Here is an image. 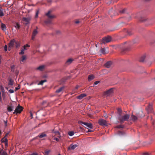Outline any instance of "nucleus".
I'll return each mask as SVG.
<instances>
[{
	"instance_id": "f257e3e1",
	"label": "nucleus",
	"mask_w": 155,
	"mask_h": 155,
	"mask_svg": "<svg viewBox=\"0 0 155 155\" xmlns=\"http://www.w3.org/2000/svg\"><path fill=\"white\" fill-rule=\"evenodd\" d=\"M130 115L128 114H124V113L121 115L118 116V120L121 124H123L124 121H128L130 117Z\"/></svg>"
},
{
	"instance_id": "f03ea898",
	"label": "nucleus",
	"mask_w": 155,
	"mask_h": 155,
	"mask_svg": "<svg viewBox=\"0 0 155 155\" xmlns=\"http://www.w3.org/2000/svg\"><path fill=\"white\" fill-rule=\"evenodd\" d=\"M51 11H49L46 14V15L48 17V18L45 21V23L46 24H50L51 22V19L54 18V16L51 14Z\"/></svg>"
},
{
	"instance_id": "7ed1b4c3",
	"label": "nucleus",
	"mask_w": 155,
	"mask_h": 155,
	"mask_svg": "<svg viewBox=\"0 0 155 155\" xmlns=\"http://www.w3.org/2000/svg\"><path fill=\"white\" fill-rule=\"evenodd\" d=\"M23 107L20 105L18 106L15 108V110H14L13 113L14 114H20L23 110Z\"/></svg>"
},
{
	"instance_id": "20e7f679",
	"label": "nucleus",
	"mask_w": 155,
	"mask_h": 155,
	"mask_svg": "<svg viewBox=\"0 0 155 155\" xmlns=\"http://www.w3.org/2000/svg\"><path fill=\"white\" fill-rule=\"evenodd\" d=\"M111 40V37L110 36H107L102 38L101 41L102 43L105 44L110 42Z\"/></svg>"
},
{
	"instance_id": "39448f33",
	"label": "nucleus",
	"mask_w": 155,
	"mask_h": 155,
	"mask_svg": "<svg viewBox=\"0 0 155 155\" xmlns=\"http://www.w3.org/2000/svg\"><path fill=\"white\" fill-rule=\"evenodd\" d=\"M31 20V18L30 17H23L22 19V21L24 24L27 25L30 23V21Z\"/></svg>"
},
{
	"instance_id": "423d86ee",
	"label": "nucleus",
	"mask_w": 155,
	"mask_h": 155,
	"mask_svg": "<svg viewBox=\"0 0 155 155\" xmlns=\"http://www.w3.org/2000/svg\"><path fill=\"white\" fill-rule=\"evenodd\" d=\"M79 124L83 125V124L86 127L89 128L90 129H92L93 128L92 124L91 123H88L86 122H83L81 121L78 122Z\"/></svg>"
},
{
	"instance_id": "0eeeda50",
	"label": "nucleus",
	"mask_w": 155,
	"mask_h": 155,
	"mask_svg": "<svg viewBox=\"0 0 155 155\" xmlns=\"http://www.w3.org/2000/svg\"><path fill=\"white\" fill-rule=\"evenodd\" d=\"M98 123L100 125L102 126H107L108 125L107 121L103 119H101L99 120Z\"/></svg>"
},
{
	"instance_id": "6e6552de",
	"label": "nucleus",
	"mask_w": 155,
	"mask_h": 155,
	"mask_svg": "<svg viewBox=\"0 0 155 155\" xmlns=\"http://www.w3.org/2000/svg\"><path fill=\"white\" fill-rule=\"evenodd\" d=\"M113 89L111 88L109 90L105 91L104 93V94L107 96L110 95L113 93Z\"/></svg>"
},
{
	"instance_id": "1a4fd4ad",
	"label": "nucleus",
	"mask_w": 155,
	"mask_h": 155,
	"mask_svg": "<svg viewBox=\"0 0 155 155\" xmlns=\"http://www.w3.org/2000/svg\"><path fill=\"white\" fill-rule=\"evenodd\" d=\"M78 146V145L77 144L74 145H72V144H71L69 147L68 148V150H74Z\"/></svg>"
},
{
	"instance_id": "9d476101",
	"label": "nucleus",
	"mask_w": 155,
	"mask_h": 155,
	"mask_svg": "<svg viewBox=\"0 0 155 155\" xmlns=\"http://www.w3.org/2000/svg\"><path fill=\"white\" fill-rule=\"evenodd\" d=\"M37 29L38 28L37 27ZM38 33V31L37 29H35L33 31L32 35V40H33L35 38V36L37 35Z\"/></svg>"
},
{
	"instance_id": "9b49d317",
	"label": "nucleus",
	"mask_w": 155,
	"mask_h": 155,
	"mask_svg": "<svg viewBox=\"0 0 155 155\" xmlns=\"http://www.w3.org/2000/svg\"><path fill=\"white\" fill-rule=\"evenodd\" d=\"M146 109L147 110L148 113L151 112L152 110V104H149L148 107L146 108Z\"/></svg>"
},
{
	"instance_id": "f8f14e48",
	"label": "nucleus",
	"mask_w": 155,
	"mask_h": 155,
	"mask_svg": "<svg viewBox=\"0 0 155 155\" xmlns=\"http://www.w3.org/2000/svg\"><path fill=\"white\" fill-rule=\"evenodd\" d=\"M112 64V62L111 61H107L105 64V66L107 68H110Z\"/></svg>"
},
{
	"instance_id": "ddd939ff",
	"label": "nucleus",
	"mask_w": 155,
	"mask_h": 155,
	"mask_svg": "<svg viewBox=\"0 0 155 155\" xmlns=\"http://www.w3.org/2000/svg\"><path fill=\"white\" fill-rule=\"evenodd\" d=\"M14 107L12 104L9 105L7 107V110L9 112H11L13 110Z\"/></svg>"
},
{
	"instance_id": "4468645a",
	"label": "nucleus",
	"mask_w": 155,
	"mask_h": 155,
	"mask_svg": "<svg viewBox=\"0 0 155 155\" xmlns=\"http://www.w3.org/2000/svg\"><path fill=\"white\" fill-rule=\"evenodd\" d=\"M74 60V59L72 58H69L66 62L65 64L67 65H68L71 64Z\"/></svg>"
},
{
	"instance_id": "2eb2a0df",
	"label": "nucleus",
	"mask_w": 155,
	"mask_h": 155,
	"mask_svg": "<svg viewBox=\"0 0 155 155\" xmlns=\"http://www.w3.org/2000/svg\"><path fill=\"white\" fill-rule=\"evenodd\" d=\"M86 95L85 94H82L80 95L79 96L77 97V98L81 100L83 97H86Z\"/></svg>"
},
{
	"instance_id": "dca6fc26",
	"label": "nucleus",
	"mask_w": 155,
	"mask_h": 155,
	"mask_svg": "<svg viewBox=\"0 0 155 155\" xmlns=\"http://www.w3.org/2000/svg\"><path fill=\"white\" fill-rule=\"evenodd\" d=\"M2 142L5 143V146L8 145V139L7 138L4 137L1 140Z\"/></svg>"
},
{
	"instance_id": "f3484780",
	"label": "nucleus",
	"mask_w": 155,
	"mask_h": 155,
	"mask_svg": "<svg viewBox=\"0 0 155 155\" xmlns=\"http://www.w3.org/2000/svg\"><path fill=\"white\" fill-rule=\"evenodd\" d=\"M15 42L16 41L14 39L11 40L9 43V45L13 47L14 44H15Z\"/></svg>"
},
{
	"instance_id": "a211bd4d",
	"label": "nucleus",
	"mask_w": 155,
	"mask_h": 155,
	"mask_svg": "<svg viewBox=\"0 0 155 155\" xmlns=\"http://www.w3.org/2000/svg\"><path fill=\"white\" fill-rule=\"evenodd\" d=\"M45 66L44 65H42L37 68V69L40 71H42L45 68Z\"/></svg>"
},
{
	"instance_id": "6ab92c4d",
	"label": "nucleus",
	"mask_w": 155,
	"mask_h": 155,
	"mask_svg": "<svg viewBox=\"0 0 155 155\" xmlns=\"http://www.w3.org/2000/svg\"><path fill=\"white\" fill-rule=\"evenodd\" d=\"M26 59V56L25 55H23L22 56L21 58V63L22 64L21 62H24L25 61Z\"/></svg>"
},
{
	"instance_id": "aec40b11",
	"label": "nucleus",
	"mask_w": 155,
	"mask_h": 155,
	"mask_svg": "<svg viewBox=\"0 0 155 155\" xmlns=\"http://www.w3.org/2000/svg\"><path fill=\"white\" fill-rule=\"evenodd\" d=\"M46 134L44 132H43L40 134L38 135V137L40 138H41L43 137H46Z\"/></svg>"
},
{
	"instance_id": "412c9836",
	"label": "nucleus",
	"mask_w": 155,
	"mask_h": 155,
	"mask_svg": "<svg viewBox=\"0 0 155 155\" xmlns=\"http://www.w3.org/2000/svg\"><path fill=\"white\" fill-rule=\"evenodd\" d=\"M130 119L133 121H135L137 119V117L133 115H132L130 117Z\"/></svg>"
},
{
	"instance_id": "4be33fe9",
	"label": "nucleus",
	"mask_w": 155,
	"mask_h": 155,
	"mask_svg": "<svg viewBox=\"0 0 155 155\" xmlns=\"http://www.w3.org/2000/svg\"><path fill=\"white\" fill-rule=\"evenodd\" d=\"M1 28L3 30V31H5L6 30V25L3 24V23H2L1 24Z\"/></svg>"
},
{
	"instance_id": "5701e85b",
	"label": "nucleus",
	"mask_w": 155,
	"mask_h": 155,
	"mask_svg": "<svg viewBox=\"0 0 155 155\" xmlns=\"http://www.w3.org/2000/svg\"><path fill=\"white\" fill-rule=\"evenodd\" d=\"M94 78V77L93 75H90L88 76V80L89 81H91Z\"/></svg>"
},
{
	"instance_id": "b1692460",
	"label": "nucleus",
	"mask_w": 155,
	"mask_h": 155,
	"mask_svg": "<svg viewBox=\"0 0 155 155\" xmlns=\"http://www.w3.org/2000/svg\"><path fill=\"white\" fill-rule=\"evenodd\" d=\"M64 87H62L59 88L58 90H57L56 91V92L57 93H59L60 92H61L63 89H64Z\"/></svg>"
},
{
	"instance_id": "393cba45",
	"label": "nucleus",
	"mask_w": 155,
	"mask_h": 155,
	"mask_svg": "<svg viewBox=\"0 0 155 155\" xmlns=\"http://www.w3.org/2000/svg\"><path fill=\"white\" fill-rule=\"evenodd\" d=\"M13 84V81L11 78L9 79L8 85L12 86Z\"/></svg>"
},
{
	"instance_id": "a878e982",
	"label": "nucleus",
	"mask_w": 155,
	"mask_h": 155,
	"mask_svg": "<svg viewBox=\"0 0 155 155\" xmlns=\"http://www.w3.org/2000/svg\"><path fill=\"white\" fill-rule=\"evenodd\" d=\"M145 56L143 55V56H142L140 60V61L141 62H143L145 60Z\"/></svg>"
},
{
	"instance_id": "bb28decb",
	"label": "nucleus",
	"mask_w": 155,
	"mask_h": 155,
	"mask_svg": "<svg viewBox=\"0 0 155 155\" xmlns=\"http://www.w3.org/2000/svg\"><path fill=\"white\" fill-rule=\"evenodd\" d=\"M117 111L118 112V116H119L120 115H121L123 114V113L122 112V110L120 108H118L117 110Z\"/></svg>"
},
{
	"instance_id": "cd10ccee",
	"label": "nucleus",
	"mask_w": 155,
	"mask_h": 155,
	"mask_svg": "<svg viewBox=\"0 0 155 155\" xmlns=\"http://www.w3.org/2000/svg\"><path fill=\"white\" fill-rule=\"evenodd\" d=\"M14 26L16 28H17L18 29H19L20 28L21 25L17 23Z\"/></svg>"
},
{
	"instance_id": "c85d7f7f",
	"label": "nucleus",
	"mask_w": 155,
	"mask_h": 155,
	"mask_svg": "<svg viewBox=\"0 0 155 155\" xmlns=\"http://www.w3.org/2000/svg\"><path fill=\"white\" fill-rule=\"evenodd\" d=\"M47 81V80H41V81L39 83H38V85H42L43 84V83L45 82H46Z\"/></svg>"
},
{
	"instance_id": "c756f323",
	"label": "nucleus",
	"mask_w": 155,
	"mask_h": 155,
	"mask_svg": "<svg viewBox=\"0 0 155 155\" xmlns=\"http://www.w3.org/2000/svg\"><path fill=\"white\" fill-rule=\"evenodd\" d=\"M51 152L50 150H46L44 152V154L45 155H48L49 153Z\"/></svg>"
},
{
	"instance_id": "7c9ffc66",
	"label": "nucleus",
	"mask_w": 155,
	"mask_h": 155,
	"mask_svg": "<svg viewBox=\"0 0 155 155\" xmlns=\"http://www.w3.org/2000/svg\"><path fill=\"white\" fill-rule=\"evenodd\" d=\"M52 131L53 133H55L56 135H58V137H59V136H60L59 133L58 131H54V130H52Z\"/></svg>"
},
{
	"instance_id": "2f4dec72",
	"label": "nucleus",
	"mask_w": 155,
	"mask_h": 155,
	"mask_svg": "<svg viewBox=\"0 0 155 155\" xmlns=\"http://www.w3.org/2000/svg\"><path fill=\"white\" fill-rule=\"evenodd\" d=\"M74 133L73 131H70L68 132V135L70 136H71L73 135L74 134Z\"/></svg>"
},
{
	"instance_id": "473e14b6",
	"label": "nucleus",
	"mask_w": 155,
	"mask_h": 155,
	"mask_svg": "<svg viewBox=\"0 0 155 155\" xmlns=\"http://www.w3.org/2000/svg\"><path fill=\"white\" fill-rule=\"evenodd\" d=\"M39 11L38 10H37L36 12L35 15V18H37L38 16V14H39Z\"/></svg>"
},
{
	"instance_id": "72a5a7b5",
	"label": "nucleus",
	"mask_w": 155,
	"mask_h": 155,
	"mask_svg": "<svg viewBox=\"0 0 155 155\" xmlns=\"http://www.w3.org/2000/svg\"><path fill=\"white\" fill-rule=\"evenodd\" d=\"M143 114V112L142 111H140V113H139V114H140L141 115L140 116H138V117H143L144 116V115L143 114Z\"/></svg>"
},
{
	"instance_id": "f704fd0d",
	"label": "nucleus",
	"mask_w": 155,
	"mask_h": 155,
	"mask_svg": "<svg viewBox=\"0 0 155 155\" xmlns=\"http://www.w3.org/2000/svg\"><path fill=\"white\" fill-rule=\"evenodd\" d=\"M105 49L104 48H102L101 50V52L102 53L104 54L106 53L105 51Z\"/></svg>"
},
{
	"instance_id": "c9c22d12",
	"label": "nucleus",
	"mask_w": 155,
	"mask_h": 155,
	"mask_svg": "<svg viewBox=\"0 0 155 155\" xmlns=\"http://www.w3.org/2000/svg\"><path fill=\"white\" fill-rule=\"evenodd\" d=\"M126 9L125 8L123 9H122V10H120V13H125L126 11Z\"/></svg>"
},
{
	"instance_id": "e433bc0d",
	"label": "nucleus",
	"mask_w": 155,
	"mask_h": 155,
	"mask_svg": "<svg viewBox=\"0 0 155 155\" xmlns=\"http://www.w3.org/2000/svg\"><path fill=\"white\" fill-rule=\"evenodd\" d=\"M24 51L25 50H24L23 49H22L21 51L19 52V54L21 55L23 54L24 53Z\"/></svg>"
},
{
	"instance_id": "4c0bfd02",
	"label": "nucleus",
	"mask_w": 155,
	"mask_h": 155,
	"mask_svg": "<svg viewBox=\"0 0 155 155\" xmlns=\"http://www.w3.org/2000/svg\"><path fill=\"white\" fill-rule=\"evenodd\" d=\"M116 127L117 128H123L124 127V126L122 125H119L117 126Z\"/></svg>"
},
{
	"instance_id": "58836bf2",
	"label": "nucleus",
	"mask_w": 155,
	"mask_h": 155,
	"mask_svg": "<svg viewBox=\"0 0 155 155\" xmlns=\"http://www.w3.org/2000/svg\"><path fill=\"white\" fill-rule=\"evenodd\" d=\"M15 44H16V48H18L20 45L17 42H15Z\"/></svg>"
},
{
	"instance_id": "ea45409f",
	"label": "nucleus",
	"mask_w": 155,
	"mask_h": 155,
	"mask_svg": "<svg viewBox=\"0 0 155 155\" xmlns=\"http://www.w3.org/2000/svg\"><path fill=\"white\" fill-rule=\"evenodd\" d=\"M53 140H55L56 141H59V139H58V138L57 137H53Z\"/></svg>"
},
{
	"instance_id": "a19ab883",
	"label": "nucleus",
	"mask_w": 155,
	"mask_h": 155,
	"mask_svg": "<svg viewBox=\"0 0 155 155\" xmlns=\"http://www.w3.org/2000/svg\"><path fill=\"white\" fill-rule=\"evenodd\" d=\"M8 92L10 93H13L14 92V91L12 89H10L8 90Z\"/></svg>"
},
{
	"instance_id": "79ce46f5",
	"label": "nucleus",
	"mask_w": 155,
	"mask_h": 155,
	"mask_svg": "<svg viewBox=\"0 0 155 155\" xmlns=\"http://www.w3.org/2000/svg\"><path fill=\"white\" fill-rule=\"evenodd\" d=\"M146 20V19H144L143 18H141L140 19V21H141V22H143V21H145Z\"/></svg>"
},
{
	"instance_id": "37998d69",
	"label": "nucleus",
	"mask_w": 155,
	"mask_h": 155,
	"mask_svg": "<svg viewBox=\"0 0 155 155\" xmlns=\"http://www.w3.org/2000/svg\"><path fill=\"white\" fill-rule=\"evenodd\" d=\"M20 85H18V87H16L15 88V91H17L20 88Z\"/></svg>"
},
{
	"instance_id": "c03bdc74",
	"label": "nucleus",
	"mask_w": 155,
	"mask_h": 155,
	"mask_svg": "<svg viewBox=\"0 0 155 155\" xmlns=\"http://www.w3.org/2000/svg\"><path fill=\"white\" fill-rule=\"evenodd\" d=\"M80 23V21L79 20H76L75 21V23L78 24Z\"/></svg>"
},
{
	"instance_id": "a18cd8bd",
	"label": "nucleus",
	"mask_w": 155,
	"mask_h": 155,
	"mask_svg": "<svg viewBox=\"0 0 155 155\" xmlns=\"http://www.w3.org/2000/svg\"><path fill=\"white\" fill-rule=\"evenodd\" d=\"M5 51H7V47L6 45H5L4 47Z\"/></svg>"
},
{
	"instance_id": "49530a36",
	"label": "nucleus",
	"mask_w": 155,
	"mask_h": 155,
	"mask_svg": "<svg viewBox=\"0 0 155 155\" xmlns=\"http://www.w3.org/2000/svg\"><path fill=\"white\" fill-rule=\"evenodd\" d=\"M1 155H7L6 153L5 152H3L1 154Z\"/></svg>"
},
{
	"instance_id": "de8ad7c7",
	"label": "nucleus",
	"mask_w": 155,
	"mask_h": 155,
	"mask_svg": "<svg viewBox=\"0 0 155 155\" xmlns=\"http://www.w3.org/2000/svg\"><path fill=\"white\" fill-rule=\"evenodd\" d=\"M99 83V81H96L94 82V84L95 85H96V84H98Z\"/></svg>"
},
{
	"instance_id": "09e8293b",
	"label": "nucleus",
	"mask_w": 155,
	"mask_h": 155,
	"mask_svg": "<svg viewBox=\"0 0 155 155\" xmlns=\"http://www.w3.org/2000/svg\"><path fill=\"white\" fill-rule=\"evenodd\" d=\"M12 48V47L10 46L9 45L8 47V50L9 51H10L11 49Z\"/></svg>"
},
{
	"instance_id": "8fccbe9b",
	"label": "nucleus",
	"mask_w": 155,
	"mask_h": 155,
	"mask_svg": "<svg viewBox=\"0 0 155 155\" xmlns=\"http://www.w3.org/2000/svg\"><path fill=\"white\" fill-rule=\"evenodd\" d=\"M23 49L25 51V50H27V49L25 47V46H23Z\"/></svg>"
},
{
	"instance_id": "3c124183",
	"label": "nucleus",
	"mask_w": 155,
	"mask_h": 155,
	"mask_svg": "<svg viewBox=\"0 0 155 155\" xmlns=\"http://www.w3.org/2000/svg\"><path fill=\"white\" fill-rule=\"evenodd\" d=\"M24 46H25V47L27 48V47H30V45H28V44H26Z\"/></svg>"
},
{
	"instance_id": "603ef678",
	"label": "nucleus",
	"mask_w": 155,
	"mask_h": 155,
	"mask_svg": "<svg viewBox=\"0 0 155 155\" xmlns=\"http://www.w3.org/2000/svg\"><path fill=\"white\" fill-rule=\"evenodd\" d=\"M30 155H38V154L37 153H33L31 154Z\"/></svg>"
},
{
	"instance_id": "864d4df0",
	"label": "nucleus",
	"mask_w": 155,
	"mask_h": 155,
	"mask_svg": "<svg viewBox=\"0 0 155 155\" xmlns=\"http://www.w3.org/2000/svg\"><path fill=\"white\" fill-rule=\"evenodd\" d=\"M46 103V101H44L42 103V104L44 105Z\"/></svg>"
},
{
	"instance_id": "5fc2aeb1",
	"label": "nucleus",
	"mask_w": 155,
	"mask_h": 155,
	"mask_svg": "<svg viewBox=\"0 0 155 155\" xmlns=\"http://www.w3.org/2000/svg\"><path fill=\"white\" fill-rule=\"evenodd\" d=\"M143 155H149V154L147 153H143Z\"/></svg>"
},
{
	"instance_id": "6e6d98bb",
	"label": "nucleus",
	"mask_w": 155,
	"mask_h": 155,
	"mask_svg": "<svg viewBox=\"0 0 155 155\" xmlns=\"http://www.w3.org/2000/svg\"><path fill=\"white\" fill-rule=\"evenodd\" d=\"M14 68V65H12L11 67V68L12 69H13Z\"/></svg>"
},
{
	"instance_id": "4d7b16f0",
	"label": "nucleus",
	"mask_w": 155,
	"mask_h": 155,
	"mask_svg": "<svg viewBox=\"0 0 155 155\" xmlns=\"http://www.w3.org/2000/svg\"><path fill=\"white\" fill-rule=\"evenodd\" d=\"M1 89L2 90H3L4 89V88L2 86H1Z\"/></svg>"
},
{
	"instance_id": "13d9d810",
	"label": "nucleus",
	"mask_w": 155,
	"mask_h": 155,
	"mask_svg": "<svg viewBox=\"0 0 155 155\" xmlns=\"http://www.w3.org/2000/svg\"><path fill=\"white\" fill-rule=\"evenodd\" d=\"M1 56H0V64L1 63Z\"/></svg>"
},
{
	"instance_id": "bf43d9fd",
	"label": "nucleus",
	"mask_w": 155,
	"mask_h": 155,
	"mask_svg": "<svg viewBox=\"0 0 155 155\" xmlns=\"http://www.w3.org/2000/svg\"><path fill=\"white\" fill-rule=\"evenodd\" d=\"M78 86H77L75 87V89H78Z\"/></svg>"
},
{
	"instance_id": "052dcab7",
	"label": "nucleus",
	"mask_w": 155,
	"mask_h": 155,
	"mask_svg": "<svg viewBox=\"0 0 155 155\" xmlns=\"http://www.w3.org/2000/svg\"><path fill=\"white\" fill-rule=\"evenodd\" d=\"M8 133H7L5 135V136L4 137H5L7 135H8Z\"/></svg>"
},
{
	"instance_id": "680f3d73",
	"label": "nucleus",
	"mask_w": 155,
	"mask_h": 155,
	"mask_svg": "<svg viewBox=\"0 0 155 155\" xmlns=\"http://www.w3.org/2000/svg\"><path fill=\"white\" fill-rule=\"evenodd\" d=\"M91 131H92L89 130H88V131H87V132H91Z\"/></svg>"
},
{
	"instance_id": "e2e57ef3",
	"label": "nucleus",
	"mask_w": 155,
	"mask_h": 155,
	"mask_svg": "<svg viewBox=\"0 0 155 155\" xmlns=\"http://www.w3.org/2000/svg\"><path fill=\"white\" fill-rule=\"evenodd\" d=\"M33 83H34L33 82L31 83L30 84V85L31 86V85H33Z\"/></svg>"
},
{
	"instance_id": "0e129e2a",
	"label": "nucleus",
	"mask_w": 155,
	"mask_h": 155,
	"mask_svg": "<svg viewBox=\"0 0 155 155\" xmlns=\"http://www.w3.org/2000/svg\"><path fill=\"white\" fill-rule=\"evenodd\" d=\"M2 100V97H1V95H0V101H1Z\"/></svg>"
},
{
	"instance_id": "69168bd1",
	"label": "nucleus",
	"mask_w": 155,
	"mask_h": 155,
	"mask_svg": "<svg viewBox=\"0 0 155 155\" xmlns=\"http://www.w3.org/2000/svg\"><path fill=\"white\" fill-rule=\"evenodd\" d=\"M31 117H32V114L31 113Z\"/></svg>"
},
{
	"instance_id": "338daca9",
	"label": "nucleus",
	"mask_w": 155,
	"mask_h": 155,
	"mask_svg": "<svg viewBox=\"0 0 155 155\" xmlns=\"http://www.w3.org/2000/svg\"><path fill=\"white\" fill-rule=\"evenodd\" d=\"M5 126L7 125V122H5Z\"/></svg>"
},
{
	"instance_id": "774afa93",
	"label": "nucleus",
	"mask_w": 155,
	"mask_h": 155,
	"mask_svg": "<svg viewBox=\"0 0 155 155\" xmlns=\"http://www.w3.org/2000/svg\"><path fill=\"white\" fill-rule=\"evenodd\" d=\"M5 88L7 89V90H8V88L7 87H6Z\"/></svg>"
}]
</instances>
